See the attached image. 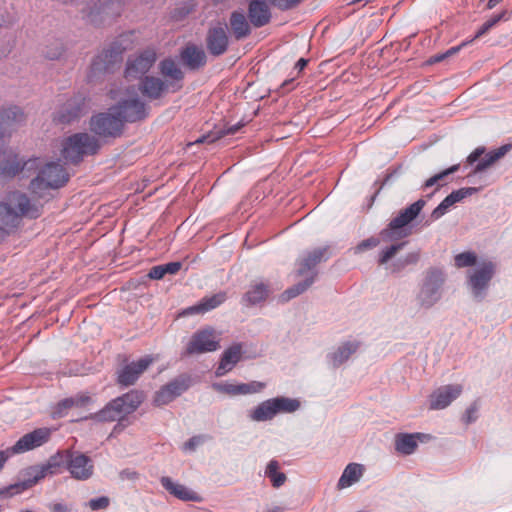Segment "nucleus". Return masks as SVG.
I'll list each match as a JSON object with an SVG mask.
<instances>
[{
	"instance_id": "nucleus-1",
	"label": "nucleus",
	"mask_w": 512,
	"mask_h": 512,
	"mask_svg": "<svg viewBox=\"0 0 512 512\" xmlns=\"http://www.w3.org/2000/svg\"><path fill=\"white\" fill-rule=\"evenodd\" d=\"M42 205L20 191L10 192L0 201V241L19 226L24 217L36 219L41 215Z\"/></svg>"
},
{
	"instance_id": "nucleus-2",
	"label": "nucleus",
	"mask_w": 512,
	"mask_h": 512,
	"mask_svg": "<svg viewBox=\"0 0 512 512\" xmlns=\"http://www.w3.org/2000/svg\"><path fill=\"white\" fill-rule=\"evenodd\" d=\"M330 255L331 253L329 246L317 247L311 251L305 252L297 260V275L303 276L306 275L307 273H310V276L306 278L304 281L299 282L296 285L287 289L282 295L283 298L285 300H290L305 292L313 284L315 280L317 273L314 270V268L319 263L328 260Z\"/></svg>"
},
{
	"instance_id": "nucleus-3",
	"label": "nucleus",
	"mask_w": 512,
	"mask_h": 512,
	"mask_svg": "<svg viewBox=\"0 0 512 512\" xmlns=\"http://www.w3.org/2000/svg\"><path fill=\"white\" fill-rule=\"evenodd\" d=\"M445 274L439 269H430L426 272L416 295V303L421 309H431L443 297Z\"/></svg>"
},
{
	"instance_id": "nucleus-4",
	"label": "nucleus",
	"mask_w": 512,
	"mask_h": 512,
	"mask_svg": "<svg viewBox=\"0 0 512 512\" xmlns=\"http://www.w3.org/2000/svg\"><path fill=\"white\" fill-rule=\"evenodd\" d=\"M37 176L30 182L29 189L37 197L42 198L47 189H57L68 181V175L62 165L50 162L40 167L35 172Z\"/></svg>"
},
{
	"instance_id": "nucleus-5",
	"label": "nucleus",
	"mask_w": 512,
	"mask_h": 512,
	"mask_svg": "<svg viewBox=\"0 0 512 512\" xmlns=\"http://www.w3.org/2000/svg\"><path fill=\"white\" fill-rule=\"evenodd\" d=\"M40 158L23 160L11 149H0V177L13 178L18 174L32 176L40 167Z\"/></svg>"
},
{
	"instance_id": "nucleus-6",
	"label": "nucleus",
	"mask_w": 512,
	"mask_h": 512,
	"mask_svg": "<svg viewBox=\"0 0 512 512\" xmlns=\"http://www.w3.org/2000/svg\"><path fill=\"white\" fill-rule=\"evenodd\" d=\"M100 148V143L95 136L88 133H76L68 137L62 148V156L72 163L80 162L85 155H93Z\"/></svg>"
},
{
	"instance_id": "nucleus-7",
	"label": "nucleus",
	"mask_w": 512,
	"mask_h": 512,
	"mask_svg": "<svg viewBox=\"0 0 512 512\" xmlns=\"http://www.w3.org/2000/svg\"><path fill=\"white\" fill-rule=\"evenodd\" d=\"M425 204V200L419 199L407 208L401 210L399 214L390 221L388 227L381 231L382 240L384 242H390L406 236L407 234L403 231V228L419 215Z\"/></svg>"
},
{
	"instance_id": "nucleus-8",
	"label": "nucleus",
	"mask_w": 512,
	"mask_h": 512,
	"mask_svg": "<svg viewBox=\"0 0 512 512\" xmlns=\"http://www.w3.org/2000/svg\"><path fill=\"white\" fill-rule=\"evenodd\" d=\"M123 7V0H90L82 13L88 22L100 25L119 16Z\"/></svg>"
},
{
	"instance_id": "nucleus-9",
	"label": "nucleus",
	"mask_w": 512,
	"mask_h": 512,
	"mask_svg": "<svg viewBox=\"0 0 512 512\" xmlns=\"http://www.w3.org/2000/svg\"><path fill=\"white\" fill-rule=\"evenodd\" d=\"M110 111L121 118L122 125L125 122H136L147 117L148 111L145 103L139 98L134 89L127 90V95L110 108Z\"/></svg>"
},
{
	"instance_id": "nucleus-10",
	"label": "nucleus",
	"mask_w": 512,
	"mask_h": 512,
	"mask_svg": "<svg viewBox=\"0 0 512 512\" xmlns=\"http://www.w3.org/2000/svg\"><path fill=\"white\" fill-rule=\"evenodd\" d=\"M495 272L496 265L492 261H482L467 272V285L474 299L482 301L485 298Z\"/></svg>"
},
{
	"instance_id": "nucleus-11",
	"label": "nucleus",
	"mask_w": 512,
	"mask_h": 512,
	"mask_svg": "<svg viewBox=\"0 0 512 512\" xmlns=\"http://www.w3.org/2000/svg\"><path fill=\"white\" fill-rule=\"evenodd\" d=\"M57 464L48 463L42 466H30L22 472L23 479L11 484L0 491V495L11 497L33 487L48 474H53Z\"/></svg>"
},
{
	"instance_id": "nucleus-12",
	"label": "nucleus",
	"mask_w": 512,
	"mask_h": 512,
	"mask_svg": "<svg viewBox=\"0 0 512 512\" xmlns=\"http://www.w3.org/2000/svg\"><path fill=\"white\" fill-rule=\"evenodd\" d=\"M123 128L121 118L110 109L108 112L93 116L90 120L91 131L102 138H117L122 134Z\"/></svg>"
},
{
	"instance_id": "nucleus-13",
	"label": "nucleus",
	"mask_w": 512,
	"mask_h": 512,
	"mask_svg": "<svg viewBox=\"0 0 512 512\" xmlns=\"http://www.w3.org/2000/svg\"><path fill=\"white\" fill-rule=\"evenodd\" d=\"M157 60L156 51L147 48L133 56L126 63L125 78L128 80L141 79L145 76Z\"/></svg>"
},
{
	"instance_id": "nucleus-14",
	"label": "nucleus",
	"mask_w": 512,
	"mask_h": 512,
	"mask_svg": "<svg viewBox=\"0 0 512 512\" xmlns=\"http://www.w3.org/2000/svg\"><path fill=\"white\" fill-rule=\"evenodd\" d=\"M124 48L121 44L113 43L107 49L99 53L91 64V72L94 75L112 72L119 67L123 60Z\"/></svg>"
},
{
	"instance_id": "nucleus-15",
	"label": "nucleus",
	"mask_w": 512,
	"mask_h": 512,
	"mask_svg": "<svg viewBox=\"0 0 512 512\" xmlns=\"http://www.w3.org/2000/svg\"><path fill=\"white\" fill-rule=\"evenodd\" d=\"M219 348V340L213 329H203L194 333L186 346L183 356L203 354L216 351Z\"/></svg>"
},
{
	"instance_id": "nucleus-16",
	"label": "nucleus",
	"mask_w": 512,
	"mask_h": 512,
	"mask_svg": "<svg viewBox=\"0 0 512 512\" xmlns=\"http://www.w3.org/2000/svg\"><path fill=\"white\" fill-rule=\"evenodd\" d=\"M191 384V379L187 375H180L172 381L161 387L154 396V404L157 406L167 405L175 398L184 393Z\"/></svg>"
},
{
	"instance_id": "nucleus-17",
	"label": "nucleus",
	"mask_w": 512,
	"mask_h": 512,
	"mask_svg": "<svg viewBox=\"0 0 512 512\" xmlns=\"http://www.w3.org/2000/svg\"><path fill=\"white\" fill-rule=\"evenodd\" d=\"M50 437L51 430L49 428H38L23 435L13 446L9 447V450L12 455L22 454L44 445Z\"/></svg>"
},
{
	"instance_id": "nucleus-18",
	"label": "nucleus",
	"mask_w": 512,
	"mask_h": 512,
	"mask_svg": "<svg viewBox=\"0 0 512 512\" xmlns=\"http://www.w3.org/2000/svg\"><path fill=\"white\" fill-rule=\"evenodd\" d=\"M511 146L510 145H503L496 150L490 151L487 154H485L484 157L483 154L485 153L484 147H477L468 157L467 162L469 164H473L478 161L476 164L473 173L477 174L480 172H483L487 170L489 167H491L495 162H497L499 159H501L509 150Z\"/></svg>"
},
{
	"instance_id": "nucleus-19",
	"label": "nucleus",
	"mask_w": 512,
	"mask_h": 512,
	"mask_svg": "<svg viewBox=\"0 0 512 512\" xmlns=\"http://www.w3.org/2000/svg\"><path fill=\"white\" fill-rule=\"evenodd\" d=\"M182 88V85L168 83L153 76H145L140 83L141 93L149 99H159L166 92H176Z\"/></svg>"
},
{
	"instance_id": "nucleus-20",
	"label": "nucleus",
	"mask_w": 512,
	"mask_h": 512,
	"mask_svg": "<svg viewBox=\"0 0 512 512\" xmlns=\"http://www.w3.org/2000/svg\"><path fill=\"white\" fill-rule=\"evenodd\" d=\"M463 391L460 384H450L437 388L430 396V409L441 410L448 407Z\"/></svg>"
},
{
	"instance_id": "nucleus-21",
	"label": "nucleus",
	"mask_w": 512,
	"mask_h": 512,
	"mask_svg": "<svg viewBox=\"0 0 512 512\" xmlns=\"http://www.w3.org/2000/svg\"><path fill=\"white\" fill-rule=\"evenodd\" d=\"M152 362L153 359L150 356H145L136 362L127 364L118 372V383L126 387L133 385Z\"/></svg>"
},
{
	"instance_id": "nucleus-22",
	"label": "nucleus",
	"mask_w": 512,
	"mask_h": 512,
	"mask_svg": "<svg viewBox=\"0 0 512 512\" xmlns=\"http://www.w3.org/2000/svg\"><path fill=\"white\" fill-rule=\"evenodd\" d=\"M24 120V113L19 107L0 109V138L10 136Z\"/></svg>"
},
{
	"instance_id": "nucleus-23",
	"label": "nucleus",
	"mask_w": 512,
	"mask_h": 512,
	"mask_svg": "<svg viewBox=\"0 0 512 512\" xmlns=\"http://www.w3.org/2000/svg\"><path fill=\"white\" fill-rule=\"evenodd\" d=\"M207 49L214 56H220L227 51L229 38L226 28L219 25L209 29L206 37Z\"/></svg>"
},
{
	"instance_id": "nucleus-24",
	"label": "nucleus",
	"mask_w": 512,
	"mask_h": 512,
	"mask_svg": "<svg viewBox=\"0 0 512 512\" xmlns=\"http://www.w3.org/2000/svg\"><path fill=\"white\" fill-rule=\"evenodd\" d=\"M68 470L73 478L87 480L93 474L92 460L81 453L72 454L68 461Z\"/></svg>"
},
{
	"instance_id": "nucleus-25",
	"label": "nucleus",
	"mask_w": 512,
	"mask_h": 512,
	"mask_svg": "<svg viewBox=\"0 0 512 512\" xmlns=\"http://www.w3.org/2000/svg\"><path fill=\"white\" fill-rule=\"evenodd\" d=\"M248 17L250 23L256 28L267 25L271 20L268 0H250L248 4Z\"/></svg>"
},
{
	"instance_id": "nucleus-26",
	"label": "nucleus",
	"mask_w": 512,
	"mask_h": 512,
	"mask_svg": "<svg viewBox=\"0 0 512 512\" xmlns=\"http://www.w3.org/2000/svg\"><path fill=\"white\" fill-rule=\"evenodd\" d=\"M85 113L84 102L72 99L67 101L55 114L54 121L69 124L79 119Z\"/></svg>"
},
{
	"instance_id": "nucleus-27",
	"label": "nucleus",
	"mask_w": 512,
	"mask_h": 512,
	"mask_svg": "<svg viewBox=\"0 0 512 512\" xmlns=\"http://www.w3.org/2000/svg\"><path fill=\"white\" fill-rule=\"evenodd\" d=\"M242 354L241 344H234L226 349L222 355L221 361L217 367L216 375L223 376L231 371L233 367L239 362Z\"/></svg>"
},
{
	"instance_id": "nucleus-28",
	"label": "nucleus",
	"mask_w": 512,
	"mask_h": 512,
	"mask_svg": "<svg viewBox=\"0 0 512 512\" xmlns=\"http://www.w3.org/2000/svg\"><path fill=\"white\" fill-rule=\"evenodd\" d=\"M227 299L225 292H219L210 297L203 298L198 304L187 308L184 314L191 315L205 313L220 306Z\"/></svg>"
},
{
	"instance_id": "nucleus-29",
	"label": "nucleus",
	"mask_w": 512,
	"mask_h": 512,
	"mask_svg": "<svg viewBox=\"0 0 512 512\" xmlns=\"http://www.w3.org/2000/svg\"><path fill=\"white\" fill-rule=\"evenodd\" d=\"M359 348V343L356 341H348L342 343L335 351L328 355L329 361L334 368L339 367L345 363L352 354Z\"/></svg>"
},
{
	"instance_id": "nucleus-30",
	"label": "nucleus",
	"mask_w": 512,
	"mask_h": 512,
	"mask_svg": "<svg viewBox=\"0 0 512 512\" xmlns=\"http://www.w3.org/2000/svg\"><path fill=\"white\" fill-rule=\"evenodd\" d=\"M162 486L173 496L184 501H195L198 499L196 492L188 489L186 486L174 482L169 477L161 478Z\"/></svg>"
},
{
	"instance_id": "nucleus-31",
	"label": "nucleus",
	"mask_w": 512,
	"mask_h": 512,
	"mask_svg": "<svg viewBox=\"0 0 512 512\" xmlns=\"http://www.w3.org/2000/svg\"><path fill=\"white\" fill-rule=\"evenodd\" d=\"M230 27L237 40L248 37L251 33L250 23L241 11H233L230 15Z\"/></svg>"
},
{
	"instance_id": "nucleus-32",
	"label": "nucleus",
	"mask_w": 512,
	"mask_h": 512,
	"mask_svg": "<svg viewBox=\"0 0 512 512\" xmlns=\"http://www.w3.org/2000/svg\"><path fill=\"white\" fill-rule=\"evenodd\" d=\"M269 293L270 290L267 284L262 282L253 283L244 294L242 301L247 306H253L265 301Z\"/></svg>"
},
{
	"instance_id": "nucleus-33",
	"label": "nucleus",
	"mask_w": 512,
	"mask_h": 512,
	"mask_svg": "<svg viewBox=\"0 0 512 512\" xmlns=\"http://www.w3.org/2000/svg\"><path fill=\"white\" fill-rule=\"evenodd\" d=\"M421 434L399 433L395 436V449L403 455L412 454L418 447V439Z\"/></svg>"
},
{
	"instance_id": "nucleus-34",
	"label": "nucleus",
	"mask_w": 512,
	"mask_h": 512,
	"mask_svg": "<svg viewBox=\"0 0 512 512\" xmlns=\"http://www.w3.org/2000/svg\"><path fill=\"white\" fill-rule=\"evenodd\" d=\"M277 415L272 399L261 402L248 413V417L255 422L272 420Z\"/></svg>"
},
{
	"instance_id": "nucleus-35",
	"label": "nucleus",
	"mask_w": 512,
	"mask_h": 512,
	"mask_svg": "<svg viewBox=\"0 0 512 512\" xmlns=\"http://www.w3.org/2000/svg\"><path fill=\"white\" fill-rule=\"evenodd\" d=\"M181 58L190 69H197L206 63L205 52L194 45L187 46L182 51Z\"/></svg>"
},
{
	"instance_id": "nucleus-36",
	"label": "nucleus",
	"mask_w": 512,
	"mask_h": 512,
	"mask_svg": "<svg viewBox=\"0 0 512 512\" xmlns=\"http://www.w3.org/2000/svg\"><path fill=\"white\" fill-rule=\"evenodd\" d=\"M160 72L166 78V82L182 85L181 81L184 77V74L174 60L164 59L161 61Z\"/></svg>"
},
{
	"instance_id": "nucleus-37",
	"label": "nucleus",
	"mask_w": 512,
	"mask_h": 512,
	"mask_svg": "<svg viewBox=\"0 0 512 512\" xmlns=\"http://www.w3.org/2000/svg\"><path fill=\"white\" fill-rule=\"evenodd\" d=\"M363 474V466L357 463H350L344 469L339 481L338 488L343 489L356 483Z\"/></svg>"
},
{
	"instance_id": "nucleus-38",
	"label": "nucleus",
	"mask_w": 512,
	"mask_h": 512,
	"mask_svg": "<svg viewBox=\"0 0 512 512\" xmlns=\"http://www.w3.org/2000/svg\"><path fill=\"white\" fill-rule=\"evenodd\" d=\"M265 476L270 479L274 488H280L285 484L287 477L283 472H279V462L270 460L265 469Z\"/></svg>"
},
{
	"instance_id": "nucleus-39",
	"label": "nucleus",
	"mask_w": 512,
	"mask_h": 512,
	"mask_svg": "<svg viewBox=\"0 0 512 512\" xmlns=\"http://www.w3.org/2000/svg\"><path fill=\"white\" fill-rule=\"evenodd\" d=\"M276 409V413H293L300 407V402L297 399L287 397L271 398Z\"/></svg>"
},
{
	"instance_id": "nucleus-40",
	"label": "nucleus",
	"mask_w": 512,
	"mask_h": 512,
	"mask_svg": "<svg viewBox=\"0 0 512 512\" xmlns=\"http://www.w3.org/2000/svg\"><path fill=\"white\" fill-rule=\"evenodd\" d=\"M118 398L123 401L124 408L129 414L133 413L143 401L142 393L136 390H131Z\"/></svg>"
},
{
	"instance_id": "nucleus-41",
	"label": "nucleus",
	"mask_w": 512,
	"mask_h": 512,
	"mask_svg": "<svg viewBox=\"0 0 512 512\" xmlns=\"http://www.w3.org/2000/svg\"><path fill=\"white\" fill-rule=\"evenodd\" d=\"M90 401L91 398L88 395L79 394L74 397H69L61 400L58 403L57 409L59 413H63V411L70 409L72 407H84Z\"/></svg>"
},
{
	"instance_id": "nucleus-42",
	"label": "nucleus",
	"mask_w": 512,
	"mask_h": 512,
	"mask_svg": "<svg viewBox=\"0 0 512 512\" xmlns=\"http://www.w3.org/2000/svg\"><path fill=\"white\" fill-rule=\"evenodd\" d=\"M459 169V164H455V165H452L451 167H449L448 169L438 173V174H435L434 176L430 177L429 179H427L422 188L423 189H428V188H431L433 186H437L435 191H437L443 184L441 183V181H443L445 179V177H447L448 175L458 171Z\"/></svg>"
},
{
	"instance_id": "nucleus-43",
	"label": "nucleus",
	"mask_w": 512,
	"mask_h": 512,
	"mask_svg": "<svg viewBox=\"0 0 512 512\" xmlns=\"http://www.w3.org/2000/svg\"><path fill=\"white\" fill-rule=\"evenodd\" d=\"M457 268L472 267L477 264V255L474 252H462L454 257Z\"/></svg>"
},
{
	"instance_id": "nucleus-44",
	"label": "nucleus",
	"mask_w": 512,
	"mask_h": 512,
	"mask_svg": "<svg viewBox=\"0 0 512 512\" xmlns=\"http://www.w3.org/2000/svg\"><path fill=\"white\" fill-rule=\"evenodd\" d=\"M405 245V242L392 244L389 247L383 248L379 253L378 263L380 265L386 264L391 260L398 251H400Z\"/></svg>"
},
{
	"instance_id": "nucleus-45",
	"label": "nucleus",
	"mask_w": 512,
	"mask_h": 512,
	"mask_svg": "<svg viewBox=\"0 0 512 512\" xmlns=\"http://www.w3.org/2000/svg\"><path fill=\"white\" fill-rule=\"evenodd\" d=\"M266 387L264 382L251 381L249 383L238 384L239 395L255 394L261 392Z\"/></svg>"
},
{
	"instance_id": "nucleus-46",
	"label": "nucleus",
	"mask_w": 512,
	"mask_h": 512,
	"mask_svg": "<svg viewBox=\"0 0 512 512\" xmlns=\"http://www.w3.org/2000/svg\"><path fill=\"white\" fill-rule=\"evenodd\" d=\"M419 257H420L419 252L408 253L406 256H404L403 258L399 259L396 263L393 264V269L392 270L394 272L400 271L401 269H403L407 265L415 264V263L418 262Z\"/></svg>"
},
{
	"instance_id": "nucleus-47",
	"label": "nucleus",
	"mask_w": 512,
	"mask_h": 512,
	"mask_svg": "<svg viewBox=\"0 0 512 512\" xmlns=\"http://www.w3.org/2000/svg\"><path fill=\"white\" fill-rule=\"evenodd\" d=\"M479 191V188L476 187H465L460 188L458 190H455L451 192L448 196L452 200V202L455 204L457 202H460L464 198L471 196Z\"/></svg>"
},
{
	"instance_id": "nucleus-48",
	"label": "nucleus",
	"mask_w": 512,
	"mask_h": 512,
	"mask_svg": "<svg viewBox=\"0 0 512 512\" xmlns=\"http://www.w3.org/2000/svg\"><path fill=\"white\" fill-rule=\"evenodd\" d=\"M91 418L100 422H112L117 420L109 403L102 410L91 415Z\"/></svg>"
},
{
	"instance_id": "nucleus-49",
	"label": "nucleus",
	"mask_w": 512,
	"mask_h": 512,
	"mask_svg": "<svg viewBox=\"0 0 512 512\" xmlns=\"http://www.w3.org/2000/svg\"><path fill=\"white\" fill-rule=\"evenodd\" d=\"M384 242L382 240V238H376V237H370L368 239H365L363 241H361L355 248H354V253L355 254H359V253H362L368 249H372V248H375L377 247L380 242Z\"/></svg>"
},
{
	"instance_id": "nucleus-50",
	"label": "nucleus",
	"mask_w": 512,
	"mask_h": 512,
	"mask_svg": "<svg viewBox=\"0 0 512 512\" xmlns=\"http://www.w3.org/2000/svg\"><path fill=\"white\" fill-rule=\"evenodd\" d=\"M478 411L479 404L475 401L465 410L462 421L467 425L475 422L478 418Z\"/></svg>"
},
{
	"instance_id": "nucleus-51",
	"label": "nucleus",
	"mask_w": 512,
	"mask_h": 512,
	"mask_svg": "<svg viewBox=\"0 0 512 512\" xmlns=\"http://www.w3.org/2000/svg\"><path fill=\"white\" fill-rule=\"evenodd\" d=\"M503 15L504 13L498 14L488 19L476 32L474 38H479L483 36L485 33H487L494 25H496L501 20Z\"/></svg>"
},
{
	"instance_id": "nucleus-52",
	"label": "nucleus",
	"mask_w": 512,
	"mask_h": 512,
	"mask_svg": "<svg viewBox=\"0 0 512 512\" xmlns=\"http://www.w3.org/2000/svg\"><path fill=\"white\" fill-rule=\"evenodd\" d=\"M112 410L115 413V417L117 420L123 419L126 415H129L128 412H126V409L124 408L123 401L120 400L118 397L111 400L109 402Z\"/></svg>"
},
{
	"instance_id": "nucleus-53",
	"label": "nucleus",
	"mask_w": 512,
	"mask_h": 512,
	"mask_svg": "<svg viewBox=\"0 0 512 512\" xmlns=\"http://www.w3.org/2000/svg\"><path fill=\"white\" fill-rule=\"evenodd\" d=\"M112 410L115 413V417L117 420L123 419L126 415H129L128 412H126V409L124 408L123 401L120 400L118 397L111 400L109 402Z\"/></svg>"
},
{
	"instance_id": "nucleus-54",
	"label": "nucleus",
	"mask_w": 512,
	"mask_h": 512,
	"mask_svg": "<svg viewBox=\"0 0 512 512\" xmlns=\"http://www.w3.org/2000/svg\"><path fill=\"white\" fill-rule=\"evenodd\" d=\"M64 53V47L62 45V43L60 42H55L53 44V47H48L45 51V56L46 58L50 59V60H56V59H59Z\"/></svg>"
},
{
	"instance_id": "nucleus-55",
	"label": "nucleus",
	"mask_w": 512,
	"mask_h": 512,
	"mask_svg": "<svg viewBox=\"0 0 512 512\" xmlns=\"http://www.w3.org/2000/svg\"><path fill=\"white\" fill-rule=\"evenodd\" d=\"M110 500L106 496L93 498L89 501V507L92 510L106 509L109 506Z\"/></svg>"
},
{
	"instance_id": "nucleus-56",
	"label": "nucleus",
	"mask_w": 512,
	"mask_h": 512,
	"mask_svg": "<svg viewBox=\"0 0 512 512\" xmlns=\"http://www.w3.org/2000/svg\"><path fill=\"white\" fill-rule=\"evenodd\" d=\"M301 0H273V4L281 10L291 9Z\"/></svg>"
},
{
	"instance_id": "nucleus-57",
	"label": "nucleus",
	"mask_w": 512,
	"mask_h": 512,
	"mask_svg": "<svg viewBox=\"0 0 512 512\" xmlns=\"http://www.w3.org/2000/svg\"><path fill=\"white\" fill-rule=\"evenodd\" d=\"M202 442V438L200 436H193L183 445V450L185 451H193L195 448L200 445Z\"/></svg>"
},
{
	"instance_id": "nucleus-58",
	"label": "nucleus",
	"mask_w": 512,
	"mask_h": 512,
	"mask_svg": "<svg viewBox=\"0 0 512 512\" xmlns=\"http://www.w3.org/2000/svg\"><path fill=\"white\" fill-rule=\"evenodd\" d=\"M164 275H165V271H164L163 265H158V266L152 267L148 273V276L151 279H156V280L163 278Z\"/></svg>"
},
{
	"instance_id": "nucleus-59",
	"label": "nucleus",
	"mask_w": 512,
	"mask_h": 512,
	"mask_svg": "<svg viewBox=\"0 0 512 512\" xmlns=\"http://www.w3.org/2000/svg\"><path fill=\"white\" fill-rule=\"evenodd\" d=\"M181 262H169L163 264L165 274H176L181 269Z\"/></svg>"
},
{
	"instance_id": "nucleus-60",
	"label": "nucleus",
	"mask_w": 512,
	"mask_h": 512,
	"mask_svg": "<svg viewBox=\"0 0 512 512\" xmlns=\"http://www.w3.org/2000/svg\"><path fill=\"white\" fill-rule=\"evenodd\" d=\"M243 126L242 123H237L235 125H231L225 129H223L221 132H220V135L217 137V138H220L224 135H233V134H236L240 129L241 127Z\"/></svg>"
},
{
	"instance_id": "nucleus-61",
	"label": "nucleus",
	"mask_w": 512,
	"mask_h": 512,
	"mask_svg": "<svg viewBox=\"0 0 512 512\" xmlns=\"http://www.w3.org/2000/svg\"><path fill=\"white\" fill-rule=\"evenodd\" d=\"M138 476V474L133 471V470H130V469H124L120 472V478L121 479H130V480H134L136 479Z\"/></svg>"
},
{
	"instance_id": "nucleus-62",
	"label": "nucleus",
	"mask_w": 512,
	"mask_h": 512,
	"mask_svg": "<svg viewBox=\"0 0 512 512\" xmlns=\"http://www.w3.org/2000/svg\"><path fill=\"white\" fill-rule=\"evenodd\" d=\"M12 456V453L10 452L9 448H7L4 451H0V471L4 467L7 460Z\"/></svg>"
},
{
	"instance_id": "nucleus-63",
	"label": "nucleus",
	"mask_w": 512,
	"mask_h": 512,
	"mask_svg": "<svg viewBox=\"0 0 512 512\" xmlns=\"http://www.w3.org/2000/svg\"><path fill=\"white\" fill-rule=\"evenodd\" d=\"M447 213V211L445 209H443L442 207H440L439 205L432 211L431 213V218L433 220H438L439 218H441L443 215H445Z\"/></svg>"
},
{
	"instance_id": "nucleus-64",
	"label": "nucleus",
	"mask_w": 512,
	"mask_h": 512,
	"mask_svg": "<svg viewBox=\"0 0 512 512\" xmlns=\"http://www.w3.org/2000/svg\"><path fill=\"white\" fill-rule=\"evenodd\" d=\"M52 512H71L67 505L62 503H55L51 506Z\"/></svg>"
}]
</instances>
